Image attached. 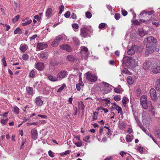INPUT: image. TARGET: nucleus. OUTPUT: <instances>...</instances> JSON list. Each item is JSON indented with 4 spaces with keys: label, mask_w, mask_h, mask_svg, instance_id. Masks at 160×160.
I'll use <instances>...</instances> for the list:
<instances>
[{
    "label": "nucleus",
    "mask_w": 160,
    "mask_h": 160,
    "mask_svg": "<svg viewBox=\"0 0 160 160\" xmlns=\"http://www.w3.org/2000/svg\"><path fill=\"white\" fill-rule=\"evenodd\" d=\"M84 84L82 82H80L77 83L76 85V88L77 90L80 91L81 90V86L83 87Z\"/></svg>",
    "instance_id": "nucleus-28"
},
{
    "label": "nucleus",
    "mask_w": 160,
    "mask_h": 160,
    "mask_svg": "<svg viewBox=\"0 0 160 160\" xmlns=\"http://www.w3.org/2000/svg\"><path fill=\"white\" fill-rule=\"evenodd\" d=\"M109 86V84L107 82H102V87L108 88Z\"/></svg>",
    "instance_id": "nucleus-50"
},
{
    "label": "nucleus",
    "mask_w": 160,
    "mask_h": 160,
    "mask_svg": "<svg viewBox=\"0 0 160 160\" xmlns=\"http://www.w3.org/2000/svg\"><path fill=\"white\" fill-rule=\"evenodd\" d=\"M92 30V28L91 26H84L80 29V35L84 38L87 37L88 34L91 32Z\"/></svg>",
    "instance_id": "nucleus-2"
},
{
    "label": "nucleus",
    "mask_w": 160,
    "mask_h": 160,
    "mask_svg": "<svg viewBox=\"0 0 160 160\" xmlns=\"http://www.w3.org/2000/svg\"><path fill=\"white\" fill-rule=\"evenodd\" d=\"M72 27L73 28L76 29H78L79 28L78 25L77 23H73L72 25Z\"/></svg>",
    "instance_id": "nucleus-62"
},
{
    "label": "nucleus",
    "mask_w": 160,
    "mask_h": 160,
    "mask_svg": "<svg viewBox=\"0 0 160 160\" xmlns=\"http://www.w3.org/2000/svg\"><path fill=\"white\" fill-rule=\"evenodd\" d=\"M127 82L128 84H131L134 82V81L130 76H128L127 78Z\"/></svg>",
    "instance_id": "nucleus-34"
},
{
    "label": "nucleus",
    "mask_w": 160,
    "mask_h": 160,
    "mask_svg": "<svg viewBox=\"0 0 160 160\" xmlns=\"http://www.w3.org/2000/svg\"><path fill=\"white\" fill-rule=\"evenodd\" d=\"M46 15L47 17H51L52 15V9L49 8L47 10L46 12Z\"/></svg>",
    "instance_id": "nucleus-25"
},
{
    "label": "nucleus",
    "mask_w": 160,
    "mask_h": 160,
    "mask_svg": "<svg viewBox=\"0 0 160 160\" xmlns=\"http://www.w3.org/2000/svg\"><path fill=\"white\" fill-rule=\"evenodd\" d=\"M154 13V11L153 10H151L150 11L147 12L146 11L145 14L146 15H151Z\"/></svg>",
    "instance_id": "nucleus-59"
},
{
    "label": "nucleus",
    "mask_w": 160,
    "mask_h": 160,
    "mask_svg": "<svg viewBox=\"0 0 160 160\" xmlns=\"http://www.w3.org/2000/svg\"><path fill=\"white\" fill-rule=\"evenodd\" d=\"M78 107L79 110H81L82 111L84 110L85 108V106L82 101H80L78 102Z\"/></svg>",
    "instance_id": "nucleus-26"
},
{
    "label": "nucleus",
    "mask_w": 160,
    "mask_h": 160,
    "mask_svg": "<svg viewBox=\"0 0 160 160\" xmlns=\"http://www.w3.org/2000/svg\"><path fill=\"white\" fill-rule=\"evenodd\" d=\"M32 22V20L31 19H29L28 21H26L25 22L22 23V25L23 26H25L30 24Z\"/></svg>",
    "instance_id": "nucleus-43"
},
{
    "label": "nucleus",
    "mask_w": 160,
    "mask_h": 160,
    "mask_svg": "<svg viewBox=\"0 0 160 160\" xmlns=\"http://www.w3.org/2000/svg\"><path fill=\"white\" fill-rule=\"evenodd\" d=\"M71 14L70 12L67 11L64 14L65 17L66 18H68L70 16Z\"/></svg>",
    "instance_id": "nucleus-60"
},
{
    "label": "nucleus",
    "mask_w": 160,
    "mask_h": 160,
    "mask_svg": "<svg viewBox=\"0 0 160 160\" xmlns=\"http://www.w3.org/2000/svg\"><path fill=\"white\" fill-rule=\"evenodd\" d=\"M140 103L143 108L145 109H147L148 108L150 109L152 108V105L151 102L148 101L146 95H143L141 97L140 100Z\"/></svg>",
    "instance_id": "nucleus-1"
},
{
    "label": "nucleus",
    "mask_w": 160,
    "mask_h": 160,
    "mask_svg": "<svg viewBox=\"0 0 160 160\" xmlns=\"http://www.w3.org/2000/svg\"><path fill=\"white\" fill-rule=\"evenodd\" d=\"M123 64H124L127 67L131 66L130 57H125L123 59Z\"/></svg>",
    "instance_id": "nucleus-10"
},
{
    "label": "nucleus",
    "mask_w": 160,
    "mask_h": 160,
    "mask_svg": "<svg viewBox=\"0 0 160 160\" xmlns=\"http://www.w3.org/2000/svg\"><path fill=\"white\" fill-rule=\"evenodd\" d=\"M122 72L123 73H125V74H130V72H129L128 70L126 68H125L123 69V70L122 71Z\"/></svg>",
    "instance_id": "nucleus-61"
},
{
    "label": "nucleus",
    "mask_w": 160,
    "mask_h": 160,
    "mask_svg": "<svg viewBox=\"0 0 160 160\" xmlns=\"http://www.w3.org/2000/svg\"><path fill=\"white\" fill-rule=\"evenodd\" d=\"M67 59L71 62L74 61L75 59V58L72 55H69L67 57Z\"/></svg>",
    "instance_id": "nucleus-38"
},
{
    "label": "nucleus",
    "mask_w": 160,
    "mask_h": 160,
    "mask_svg": "<svg viewBox=\"0 0 160 160\" xmlns=\"http://www.w3.org/2000/svg\"><path fill=\"white\" fill-rule=\"evenodd\" d=\"M26 90L27 91V93L28 94L31 95L32 94L33 92V89L32 88L29 87H27Z\"/></svg>",
    "instance_id": "nucleus-24"
},
{
    "label": "nucleus",
    "mask_w": 160,
    "mask_h": 160,
    "mask_svg": "<svg viewBox=\"0 0 160 160\" xmlns=\"http://www.w3.org/2000/svg\"><path fill=\"white\" fill-rule=\"evenodd\" d=\"M114 17L116 19L118 20L120 18V15L119 13H116L114 15Z\"/></svg>",
    "instance_id": "nucleus-58"
},
{
    "label": "nucleus",
    "mask_w": 160,
    "mask_h": 160,
    "mask_svg": "<svg viewBox=\"0 0 160 160\" xmlns=\"http://www.w3.org/2000/svg\"><path fill=\"white\" fill-rule=\"evenodd\" d=\"M73 41L74 42V44L75 45L77 46L79 44V40L77 38H73Z\"/></svg>",
    "instance_id": "nucleus-45"
},
{
    "label": "nucleus",
    "mask_w": 160,
    "mask_h": 160,
    "mask_svg": "<svg viewBox=\"0 0 160 160\" xmlns=\"http://www.w3.org/2000/svg\"><path fill=\"white\" fill-rule=\"evenodd\" d=\"M101 90L102 91L104 94H106L109 92V90L108 88L102 87Z\"/></svg>",
    "instance_id": "nucleus-39"
},
{
    "label": "nucleus",
    "mask_w": 160,
    "mask_h": 160,
    "mask_svg": "<svg viewBox=\"0 0 160 160\" xmlns=\"http://www.w3.org/2000/svg\"><path fill=\"white\" fill-rule=\"evenodd\" d=\"M155 88L156 89L160 92V79H157L155 81Z\"/></svg>",
    "instance_id": "nucleus-20"
},
{
    "label": "nucleus",
    "mask_w": 160,
    "mask_h": 160,
    "mask_svg": "<svg viewBox=\"0 0 160 160\" xmlns=\"http://www.w3.org/2000/svg\"><path fill=\"white\" fill-rule=\"evenodd\" d=\"M98 112H94L92 115V120L95 121L98 118Z\"/></svg>",
    "instance_id": "nucleus-36"
},
{
    "label": "nucleus",
    "mask_w": 160,
    "mask_h": 160,
    "mask_svg": "<svg viewBox=\"0 0 160 160\" xmlns=\"http://www.w3.org/2000/svg\"><path fill=\"white\" fill-rule=\"evenodd\" d=\"M136 92L137 95L138 96H140L141 94V90L140 88L138 89Z\"/></svg>",
    "instance_id": "nucleus-54"
},
{
    "label": "nucleus",
    "mask_w": 160,
    "mask_h": 160,
    "mask_svg": "<svg viewBox=\"0 0 160 160\" xmlns=\"http://www.w3.org/2000/svg\"><path fill=\"white\" fill-rule=\"evenodd\" d=\"M75 144L78 147H80L82 145V143L80 142H76Z\"/></svg>",
    "instance_id": "nucleus-64"
},
{
    "label": "nucleus",
    "mask_w": 160,
    "mask_h": 160,
    "mask_svg": "<svg viewBox=\"0 0 160 160\" xmlns=\"http://www.w3.org/2000/svg\"><path fill=\"white\" fill-rule=\"evenodd\" d=\"M133 115L134 117V118L136 120V121L137 123V124L139 125L140 124V121L138 119V114L137 112H134L133 113Z\"/></svg>",
    "instance_id": "nucleus-29"
},
{
    "label": "nucleus",
    "mask_w": 160,
    "mask_h": 160,
    "mask_svg": "<svg viewBox=\"0 0 160 160\" xmlns=\"http://www.w3.org/2000/svg\"><path fill=\"white\" fill-rule=\"evenodd\" d=\"M67 74V72L64 70H62L59 72L57 75L58 80H60L64 78Z\"/></svg>",
    "instance_id": "nucleus-8"
},
{
    "label": "nucleus",
    "mask_w": 160,
    "mask_h": 160,
    "mask_svg": "<svg viewBox=\"0 0 160 160\" xmlns=\"http://www.w3.org/2000/svg\"><path fill=\"white\" fill-rule=\"evenodd\" d=\"M86 79L90 82H94L97 80V77L95 75L92 74L89 72H88L86 74Z\"/></svg>",
    "instance_id": "nucleus-5"
},
{
    "label": "nucleus",
    "mask_w": 160,
    "mask_h": 160,
    "mask_svg": "<svg viewBox=\"0 0 160 160\" xmlns=\"http://www.w3.org/2000/svg\"><path fill=\"white\" fill-rule=\"evenodd\" d=\"M64 6L63 5H61L59 7V14H61L64 10Z\"/></svg>",
    "instance_id": "nucleus-49"
},
{
    "label": "nucleus",
    "mask_w": 160,
    "mask_h": 160,
    "mask_svg": "<svg viewBox=\"0 0 160 160\" xmlns=\"http://www.w3.org/2000/svg\"><path fill=\"white\" fill-rule=\"evenodd\" d=\"M130 60L131 65H135L137 62L135 59L131 57H130Z\"/></svg>",
    "instance_id": "nucleus-47"
},
{
    "label": "nucleus",
    "mask_w": 160,
    "mask_h": 160,
    "mask_svg": "<svg viewBox=\"0 0 160 160\" xmlns=\"http://www.w3.org/2000/svg\"><path fill=\"white\" fill-rule=\"evenodd\" d=\"M155 136L159 139H160V130H157L154 132Z\"/></svg>",
    "instance_id": "nucleus-37"
},
{
    "label": "nucleus",
    "mask_w": 160,
    "mask_h": 160,
    "mask_svg": "<svg viewBox=\"0 0 160 160\" xmlns=\"http://www.w3.org/2000/svg\"><path fill=\"white\" fill-rule=\"evenodd\" d=\"M48 79L51 81L55 82L58 81L57 75V76H55L49 74L48 75Z\"/></svg>",
    "instance_id": "nucleus-15"
},
{
    "label": "nucleus",
    "mask_w": 160,
    "mask_h": 160,
    "mask_svg": "<svg viewBox=\"0 0 160 160\" xmlns=\"http://www.w3.org/2000/svg\"><path fill=\"white\" fill-rule=\"evenodd\" d=\"M35 102L37 105L38 106H41L43 103V102L39 97L36 98Z\"/></svg>",
    "instance_id": "nucleus-18"
},
{
    "label": "nucleus",
    "mask_w": 160,
    "mask_h": 160,
    "mask_svg": "<svg viewBox=\"0 0 160 160\" xmlns=\"http://www.w3.org/2000/svg\"><path fill=\"white\" fill-rule=\"evenodd\" d=\"M22 32L21 29L19 28H17L14 31L15 34H21Z\"/></svg>",
    "instance_id": "nucleus-41"
},
{
    "label": "nucleus",
    "mask_w": 160,
    "mask_h": 160,
    "mask_svg": "<svg viewBox=\"0 0 160 160\" xmlns=\"http://www.w3.org/2000/svg\"><path fill=\"white\" fill-rule=\"evenodd\" d=\"M13 111L15 114H18L19 112V109L17 106H15L13 107Z\"/></svg>",
    "instance_id": "nucleus-32"
},
{
    "label": "nucleus",
    "mask_w": 160,
    "mask_h": 160,
    "mask_svg": "<svg viewBox=\"0 0 160 160\" xmlns=\"http://www.w3.org/2000/svg\"><path fill=\"white\" fill-rule=\"evenodd\" d=\"M70 151L69 150H67L63 153H60L61 156L65 155L70 153Z\"/></svg>",
    "instance_id": "nucleus-63"
},
{
    "label": "nucleus",
    "mask_w": 160,
    "mask_h": 160,
    "mask_svg": "<svg viewBox=\"0 0 160 160\" xmlns=\"http://www.w3.org/2000/svg\"><path fill=\"white\" fill-rule=\"evenodd\" d=\"M147 32L142 29L139 31V34L141 37H143L147 34Z\"/></svg>",
    "instance_id": "nucleus-31"
},
{
    "label": "nucleus",
    "mask_w": 160,
    "mask_h": 160,
    "mask_svg": "<svg viewBox=\"0 0 160 160\" xmlns=\"http://www.w3.org/2000/svg\"><path fill=\"white\" fill-rule=\"evenodd\" d=\"M44 67V64L41 62H38L36 65V68L39 70L41 71L43 70Z\"/></svg>",
    "instance_id": "nucleus-19"
},
{
    "label": "nucleus",
    "mask_w": 160,
    "mask_h": 160,
    "mask_svg": "<svg viewBox=\"0 0 160 160\" xmlns=\"http://www.w3.org/2000/svg\"><path fill=\"white\" fill-rule=\"evenodd\" d=\"M138 47L136 46L135 44H133L131 47H128L127 53L130 55H133L135 52L138 50Z\"/></svg>",
    "instance_id": "nucleus-4"
},
{
    "label": "nucleus",
    "mask_w": 160,
    "mask_h": 160,
    "mask_svg": "<svg viewBox=\"0 0 160 160\" xmlns=\"http://www.w3.org/2000/svg\"><path fill=\"white\" fill-rule=\"evenodd\" d=\"M152 72L154 73H157L160 72V66H158L154 67L152 68Z\"/></svg>",
    "instance_id": "nucleus-21"
},
{
    "label": "nucleus",
    "mask_w": 160,
    "mask_h": 160,
    "mask_svg": "<svg viewBox=\"0 0 160 160\" xmlns=\"http://www.w3.org/2000/svg\"><path fill=\"white\" fill-rule=\"evenodd\" d=\"M28 48V46L26 45H21L19 48L20 51L23 52H25Z\"/></svg>",
    "instance_id": "nucleus-23"
},
{
    "label": "nucleus",
    "mask_w": 160,
    "mask_h": 160,
    "mask_svg": "<svg viewBox=\"0 0 160 160\" xmlns=\"http://www.w3.org/2000/svg\"><path fill=\"white\" fill-rule=\"evenodd\" d=\"M20 18V16L18 15H17L14 18L12 19V20L14 22H15L19 19Z\"/></svg>",
    "instance_id": "nucleus-56"
},
{
    "label": "nucleus",
    "mask_w": 160,
    "mask_h": 160,
    "mask_svg": "<svg viewBox=\"0 0 160 160\" xmlns=\"http://www.w3.org/2000/svg\"><path fill=\"white\" fill-rule=\"evenodd\" d=\"M105 128L107 129L108 131V132H106L107 136H108V138H109V136L110 135V134L109 133L110 129H109V127H107L106 126H105L103 128L104 129Z\"/></svg>",
    "instance_id": "nucleus-53"
},
{
    "label": "nucleus",
    "mask_w": 160,
    "mask_h": 160,
    "mask_svg": "<svg viewBox=\"0 0 160 160\" xmlns=\"http://www.w3.org/2000/svg\"><path fill=\"white\" fill-rule=\"evenodd\" d=\"M138 125H139L140 128L142 130L145 132L147 134V132H146L147 130L143 126V125L141 124H140Z\"/></svg>",
    "instance_id": "nucleus-55"
},
{
    "label": "nucleus",
    "mask_w": 160,
    "mask_h": 160,
    "mask_svg": "<svg viewBox=\"0 0 160 160\" xmlns=\"http://www.w3.org/2000/svg\"><path fill=\"white\" fill-rule=\"evenodd\" d=\"M89 52H85L83 53H81V57L82 58H84L85 59H87L88 56Z\"/></svg>",
    "instance_id": "nucleus-30"
},
{
    "label": "nucleus",
    "mask_w": 160,
    "mask_h": 160,
    "mask_svg": "<svg viewBox=\"0 0 160 160\" xmlns=\"http://www.w3.org/2000/svg\"><path fill=\"white\" fill-rule=\"evenodd\" d=\"M148 42L149 43H156L157 42V39L153 37H149L146 38Z\"/></svg>",
    "instance_id": "nucleus-13"
},
{
    "label": "nucleus",
    "mask_w": 160,
    "mask_h": 160,
    "mask_svg": "<svg viewBox=\"0 0 160 160\" xmlns=\"http://www.w3.org/2000/svg\"><path fill=\"white\" fill-rule=\"evenodd\" d=\"M114 99L115 101H119L120 100L121 98L119 96L116 95L114 97Z\"/></svg>",
    "instance_id": "nucleus-57"
},
{
    "label": "nucleus",
    "mask_w": 160,
    "mask_h": 160,
    "mask_svg": "<svg viewBox=\"0 0 160 160\" xmlns=\"http://www.w3.org/2000/svg\"><path fill=\"white\" fill-rule=\"evenodd\" d=\"M48 46L47 44L45 43H38L37 46V49L39 50H42L46 48Z\"/></svg>",
    "instance_id": "nucleus-12"
},
{
    "label": "nucleus",
    "mask_w": 160,
    "mask_h": 160,
    "mask_svg": "<svg viewBox=\"0 0 160 160\" xmlns=\"http://www.w3.org/2000/svg\"><path fill=\"white\" fill-rule=\"evenodd\" d=\"M8 120V118H6L5 119H2L1 120V122L2 124L5 125L7 124Z\"/></svg>",
    "instance_id": "nucleus-51"
},
{
    "label": "nucleus",
    "mask_w": 160,
    "mask_h": 160,
    "mask_svg": "<svg viewBox=\"0 0 160 160\" xmlns=\"http://www.w3.org/2000/svg\"><path fill=\"white\" fill-rule=\"evenodd\" d=\"M149 93L151 99L154 102L156 101L157 100L158 98L155 90L153 88L151 89L149 91Z\"/></svg>",
    "instance_id": "nucleus-6"
},
{
    "label": "nucleus",
    "mask_w": 160,
    "mask_h": 160,
    "mask_svg": "<svg viewBox=\"0 0 160 160\" xmlns=\"http://www.w3.org/2000/svg\"><path fill=\"white\" fill-rule=\"evenodd\" d=\"M85 15L87 18L88 19L91 18L92 16L91 13L89 12H87L85 13Z\"/></svg>",
    "instance_id": "nucleus-48"
},
{
    "label": "nucleus",
    "mask_w": 160,
    "mask_h": 160,
    "mask_svg": "<svg viewBox=\"0 0 160 160\" xmlns=\"http://www.w3.org/2000/svg\"><path fill=\"white\" fill-rule=\"evenodd\" d=\"M126 140L127 142H130L132 139L129 135H127L126 137Z\"/></svg>",
    "instance_id": "nucleus-52"
},
{
    "label": "nucleus",
    "mask_w": 160,
    "mask_h": 160,
    "mask_svg": "<svg viewBox=\"0 0 160 160\" xmlns=\"http://www.w3.org/2000/svg\"><path fill=\"white\" fill-rule=\"evenodd\" d=\"M113 108L116 109V110L118 111V113H120V114L121 115L122 117L123 113L122 112V109L121 107H119L118 106L116 105L115 104L114 105V107H113V106L112 107V109H113Z\"/></svg>",
    "instance_id": "nucleus-17"
},
{
    "label": "nucleus",
    "mask_w": 160,
    "mask_h": 160,
    "mask_svg": "<svg viewBox=\"0 0 160 160\" xmlns=\"http://www.w3.org/2000/svg\"><path fill=\"white\" fill-rule=\"evenodd\" d=\"M146 49L145 52L146 54L148 55L151 54L154 51L158 52L159 49L156 46H149L148 44L146 46Z\"/></svg>",
    "instance_id": "nucleus-3"
},
{
    "label": "nucleus",
    "mask_w": 160,
    "mask_h": 160,
    "mask_svg": "<svg viewBox=\"0 0 160 160\" xmlns=\"http://www.w3.org/2000/svg\"><path fill=\"white\" fill-rule=\"evenodd\" d=\"M22 57V59L25 61H27L29 58V56L27 54H23Z\"/></svg>",
    "instance_id": "nucleus-44"
},
{
    "label": "nucleus",
    "mask_w": 160,
    "mask_h": 160,
    "mask_svg": "<svg viewBox=\"0 0 160 160\" xmlns=\"http://www.w3.org/2000/svg\"><path fill=\"white\" fill-rule=\"evenodd\" d=\"M80 53H83L84 52H88V48L85 46H83L80 48Z\"/></svg>",
    "instance_id": "nucleus-33"
},
{
    "label": "nucleus",
    "mask_w": 160,
    "mask_h": 160,
    "mask_svg": "<svg viewBox=\"0 0 160 160\" xmlns=\"http://www.w3.org/2000/svg\"><path fill=\"white\" fill-rule=\"evenodd\" d=\"M143 120L148 121L150 119L149 115L145 111H143L142 114Z\"/></svg>",
    "instance_id": "nucleus-14"
},
{
    "label": "nucleus",
    "mask_w": 160,
    "mask_h": 160,
    "mask_svg": "<svg viewBox=\"0 0 160 160\" xmlns=\"http://www.w3.org/2000/svg\"><path fill=\"white\" fill-rule=\"evenodd\" d=\"M29 77L30 78H34L35 77V72L34 70H32L29 73Z\"/></svg>",
    "instance_id": "nucleus-40"
},
{
    "label": "nucleus",
    "mask_w": 160,
    "mask_h": 160,
    "mask_svg": "<svg viewBox=\"0 0 160 160\" xmlns=\"http://www.w3.org/2000/svg\"><path fill=\"white\" fill-rule=\"evenodd\" d=\"M63 39V37L61 35H58L56 37L54 41L52 42L51 45L54 47L57 46L60 41Z\"/></svg>",
    "instance_id": "nucleus-7"
},
{
    "label": "nucleus",
    "mask_w": 160,
    "mask_h": 160,
    "mask_svg": "<svg viewBox=\"0 0 160 160\" xmlns=\"http://www.w3.org/2000/svg\"><path fill=\"white\" fill-rule=\"evenodd\" d=\"M106 25L107 24L105 23H102L99 24L98 28L100 29H104Z\"/></svg>",
    "instance_id": "nucleus-42"
},
{
    "label": "nucleus",
    "mask_w": 160,
    "mask_h": 160,
    "mask_svg": "<svg viewBox=\"0 0 160 160\" xmlns=\"http://www.w3.org/2000/svg\"><path fill=\"white\" fill-rule=\"evenodd\" d=\"M31 137L34 140H36L38 138V133L37 129L35 128L32 129L31 132Z\"/></svg>",
    "instance_id": "nucleus-9"
},
{
    "label": "nucleus",
    "mask_w": 160,
    "mask_h": 160,
    "mask_svg": "<svg viewBox=\"0 0 160 160\" xmlns=\"http://www.w3.org/2000/svg\"><path fill=\"white\" fill-rule=\"evenodd\" d=\"M66 85L65 84H62V86L59 88L58 90L57 91V92H61V91L65 88L66 87Z\"/></svg>",
    "instance_id": "nucleus-46"
},
{
    "label": "nucleus",
    "mask_w": 160,
    "mask_h": 160,
    "mask_svg": "<svg viewBox=\"0 0 160 160\" xmlns=\"http://www.w3.org/2000/svg\"><path fill=\"white\" fill-rule=\"evenodd\" d=\"M122 102L124 106H125V105L128 102L129 99L128 98L124 97L122 100Z\"/></svg>",
    "instance_id": "nucleus-35"
},
{
    "label": "nucleus",
    "mask_w": 160,
    "mask_h": 160,
    "mask_svg": "<svg viewBox=\"0 0 160 160\" xmlns=\"http://www.w3.org/2000/svg\"><path fill=\"white\" fill-rule=\"evenodd\" d=\"M114 91L115 92L119 93L120 92L123 91V90L121 87V86L120 85H119L118 87L114 88Z\"/></svg>",
    "instance_id": "nucleus-27"
},
{
    "label": "nucleus",
    "mask_w": 160,
    "mask_h": 160,
    "mask_svg": "<svg viewBox=\"0 0 160 160\" xmlns=\"http://www.w3.org/2000/svg\"><path fill=\"white\" fill-rule=\"evenodd\" d=\"M151 64L149 60H146L143 64L144 68L145 70L148 69L150 67Z\"/></svg>",
    "instance_id": "nucleus-16"
},
{
    "label": "nucleus",
    "mask_w": 160,
    "mask_h": 160,
    "mask_svg": "<svg viewBox=\"0 0 160 160\" xmlns=\"http://www.w3.org/2000/svg\"><path fill=\"white\" fill-rule=\"evenodd\" d=\"M59 47L61 49L66 50L68 52H71L72 50V48L68 44L62 45L59 46Z\"/></svg>",
    "instance_id": "nucleus-11"
},
{
    "label": "nucleus",
    "mask_w": 160,
    "mask_h": 160,
    "mask_svg": "<svg viewBox=\"0 0 160 160\" xmlns=\"http://www.w3.org/2000/svg\"><path fill=\"white\" fill-rule=\"evenodd\" d=\"M39 56L42 59H45L48 58V53L47 52H43L40 53Z\"/></svg>",
    "instance_id": "nucleus-22"
}]
</instances>
